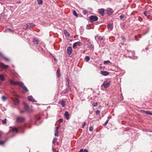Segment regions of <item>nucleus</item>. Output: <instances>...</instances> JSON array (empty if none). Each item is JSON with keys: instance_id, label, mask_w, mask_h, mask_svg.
Masks as SVG:
<instances>
[{"instance_id": "obj_16", "label": "nucleus", "mask_w": 152, "mask_h": 152, "mask_svg": "<svg viewBox=\"0 0 152 152\" xmlns=\"http://www.w3.org/2000/svg\"><path fill=\"white\" fill-rule=\"evenodd\" d=\"M65 116L66 117V119L67 120H68L69 117V113L67 111H66L65 113Z\"/></svg>"}, {"instance_id": "obj_27", "label": "nucleus", "mask_w": 152, "mask_h": 152, "mask_svg": "<svg viewBox=\"0 0 152 152\" xmlns=\"http://www.w3.org/2000/svg\"><path fill=\"white\" fill-rule=\"evenodd\" d=\"M147 114H149L150 115H152V113H151L150 112V111H146V113Z\"/></svg>"}, {"instance_id": "obj_38", "label": "nucleus", "mask_w": 152, "mask_h": 152, "mask_svg": "<svg viewBox=\"0 0 152 152\" xmlns=\"http://www.w3.org/2000/svg\"><path fill=\"white\" fill-rule=\"evenodd\" d=\"M108 120H107L106 121V122H105V123L103 124V125L104 126H106L107 124V123H108Z\"/></svg>"}, {"instance_id": "obj_13", "label": "nucleus", "mask_w": 152, "mask_h": 152, "mask_svg": "<svg viewBox=\"0 0 152 152\" xmlns=\"http://www.w3.org/2000/svg\"><path fill=\"white\" fill-rule=\"evenodd\" d=\"M28 100L33 102H36L31 96H28Z\"/></svg>"}, {"instance_id": "obj_36", "label": "nucleus", "mask_w": 152, "mask_h": 152, "mask_svg": "<svg viewBox=\"0 0 152 152\" xmlns=\"http://www.w3.org/2000/svg\"><path fill=\"white\" fill-rule=\"evenodd\" d=\"M2 122L3 124H6V119H5L2 121Z\"/></svg>"}, {"instance_id": "obj_22", "label": "nucleus", "mask_w": 152, "mask_h": 152, "mask_svg": "<svg viewBox=\"0 0 152 152\" xmlns=\"http://www.w3.org/2000/svg\"><path fill=\"white\" fill-rule=\"evenodd\" d=\"M38 4L39 5H42V0H37Z\"/></svg>"}, {"instance_id": "obj_40", "label": "nucleus", "mask_w": 152, "mask_h": 152, "mask_svg": "<svg viewBox=\"0 0 152 152\" xmlns=\"http://www.w3.org/2000/svg\"><path fill=\"white\" fill-rule=\"evenodd\" d=\"M59 128V126H57L56 127V131H58V129Z\"/></svg>"}, {"instance_id": "obj_6", "label": "nucleus", "mask_w": 152, "mask_h": 152, "mask_svg": "<svg viewBox=\"0 0 152 152\" xmlns=\"http://www.w3.org/2000/svg\"><path fill=\"white\" fill-rule=\"evenodd\" d=\"M66 86H67L68 87V89H67V91H70V87H69V79L68 78H66Z\"/></svg>"}, {"instance_id": "obj_51", "label": "nucleus", "mask_w": 152, "mask_h": 152, "mask_svg": "<svg viewBox=\"0 0 152 152\" xmlns=\"http://www.w3.org/2000/svg\"><path fill=\"white\" fill-rule=\"evenodd\" d=\"M102 107V106H100L99 107V109H101Z\"/></svg>"}, {"instance_id": "obj_34", "label": "nucleus", "mask_w": 152, "mask_h": 152, "mask_svg": "<svg viewBox=\"0 0 152 152\" xmlns=\"http://www.w3.org/2000/svg\"><path fill=\"white\" fill-rule=\"evenodd\" d=\"M57 76L58 77H59L60 76V73L59 72V71H57Z\"/></svg>"}, {"instance_id": "obj_23", "label": "nucleus", "mask_w": 152, "mask_h": 152, "mask_svg": "<svg viewBox=\"0 0 152 152\" xmlns=\"http://www.w3.org/2000/svg\"><path fill=\"white\" fill-rule=\"evenodd\" d=\"M13 95L16 99H18L19 98V96L16 94L14 93L13 94Z\"/></svg>"}, {"instance_id": "obj_21", "label": "nucleus", "mask_w": 152, "mask_h": 152, "mask_svg": "<svg viewBox=\"0 0 152 152\" xmlns=\"http://www.w3.org/2000/svg\"><path fill=\"white\" fill-rule=\"evenodd\" d=\"M12 131L13 132H18V129L16 127H13L12 129Z\"/></svg>"}, {"instance_id": "obj_7", "label": "nucleus", "mask_w": 152, "mask_h": 152, "mask_svg": "<svg viewBox=\"0 0 152 152\" xmlns=\"http://www.w3.org/2000/svg\"><path fill=\"white\" fill-rule=\"evenodd\" d=\"M0 67L2 69H5L9 67V66L5 65L2 63L0 62Z\"/></svg>"}, {"instance_id": "obj_41", "label": "nucleus", "mask_w": 152, "mask_h": 152, "mask_svg": "<svg viewBox=\"0 0 152 152\" xmlns=\"http://www.w3.org/2000/svg\"><path fill=\"white\" fill-rule=\"evenodd\" d=\"M4 142L3 141H0V145H3L4 143Z\"/></svg>"}, {"instance_id": "obj_47", "label": "nucleus", "mask_w": 152, "mask_h": 152, "mask_svg": "<svg viewBox=\"0 0 152 152\" xmlns=\"http://www.w3.org/2000/svg\"><path fill=\"white\" fill-rule=\"evenodd\" d=\"M121 38L122 39L124 40V41H125V39L124 36L121 37Z\"/></svg>"}, {"instance_id": "obj_15", "label": "nucleus", "mask_w": 152, "mask_h": 152, "mask_svg": "<svg viewBox=\"0 0 152 152\" xmlns=\"http://www.w3.org/2000/svg\"><path fill=\"white\" fill-rule=\"evenodd\" d=\"M107 28L109 30L111 31L113 28V25L111 24H108L107 25Z\"/></svg>"}, {"instance_id": "obj_43", "label": "nucleus", "mask_w": 152, "mask_h": 152, "mask_svg": "<svg viewBox=\"0 0 152 152\" xmlns=\"http://www.w3.org/2000/svg\"><path fill=\"white\" fill-rule=\"evenodd\" d=\"M124 15H121L120 17L121 19L123 18H124Z\"/></svg>"}, {"instance_id": "obj_28", "label": "nucleus", "mask_w": 152, "mask_h": 152, "mask_svg": "<svg viewBox=\"0 0 152 152\" xmlns=\"http://www.w3.org/2000/svg\"><path fill=\"white\" fill-rule=\"evenodd\" d=\"M73 14L75 16L77 17L78 15L75 10H74L73 11Z\"/></svg>"}, {"instance_id": "obj_17", "label": "nucleus", "mask_w": 152, "mask_h": 152, "mask_svg": "<svg viewBox=\"0 0 152 152\" xmlns=\"http://www.w3.org/2000/svg\"><path fill=\"white\" fill-rule=\"evenodd\" d=\"M33 42L34 44L36 45L38 44L39 43L38 39L37 38H34L33 40Z\"/></svg>"}, {"instance_id": "obj_53", "label": "nucleus", "mask_w": 152, "mask_h": 152, "mask_svg": "<svg viewBox=\"0 0 152 152\" xmlns=\"http://www.w3.org/2000/svg\"><path fill=\"white\" fill-rule=\"evenodd\" d=\"M94 106L96 107L97 106V105H93Z\"/></svg>"}, {"instance_id": "obj_2", "label": "nucleus", "mask_w": 152, "mask_h": 152, "mask_svg": "<svg viewBox=\"0 0 152 152\" xmlns=\"http://www.w3.org/2000/svg\"><path fill=\"white\" fill-rule=\"evenodd\" d=\"M26 111L29 113H31L32 112V110L31 108V107H30L28 106V105H25L24 107V111H20L21 113H22Z\"/></svg>"}, {"instance_id": "obj_10", "label": "nucleus", "mask_w": 152, "mask_h": 152, "mask_svg": "<svg viewBox=\"0 0 152 152\" xmlns=\"http://www.w3.org/2000/svg\"><path fill=\"white\" fill-rule=\"evenodd\" d=\"M107 13L108 15H111L113 12V10L112 9H109L106 10Z\"/></svg>"}, {"instance_id": "obj_30", "label": "nucleus", "mask_w": 152, "mask_h": 152, "mask_svg": "<svg viewBox=\"0 0 152 152\" xmlns=\"http://www.w3.org/2000/svg\"><path fill=\"white\" fill-rule=\"evenodd\" d=\"M87 12L88 11L86 10H84L83 11V13L84 15H86Z\"/></svg>"}, {"instance_id": "obj_20", "label": "nucleus", "mask_w": 152, "mask_h": 152, "mask_svg": "<svg viewBox=\"0 0 152 152\" xmlns=\"http://www.w3.org/2000/svg\"><path fill=\"white\" fill-rule=\"evenodd\" d=\"M64 32L66 36L69 37V33L67 32V31L66 30H64Z\"/></svg>"}, {"instance_id": "obj_18", "label": "nucleus", "mask_w": 152, "mask_h": 152, "mask_svg": "<svg viewBox=\"0 0 152 152\" xmlns=\"http://www.w3.org/2000/svg\"><path fill=\"white\" fill-rule=\"evenodd\" d=\"M0 79L2 81H4L5 80L4 77L2 74H0Z\"/></svg>"}, {"instance_id": "obj_50", "label": "nucleus", "mask_w": 152, "mask_h": 152, "mask_svg": "<svg viewBox=\"0 0 152 152\" xmlns=\"http://www.w3.org/2000/svg\"><path fill=\"white\" fill-rule=\"evenodd\" d=\"M84 150L83 149H81L80 150V152H83Z\"/></svg>"}, {"instance_id": "obj_37", "label": "nucleus", "mask_w": 152, "mask_h": 152, "mask_svg": "<svg viewBox=\"0 0 152 152\" xmlns=\"http://www.w3.org/2000/svg\"><path fill=\"white\" fill-rule=\"evenodd\" d=\"M132 53L133 55L134 56V58H133V59H134L137 58V57H135L134 56V55L135 54V52L133 51V52H132Z\"/></svg>"}, {"instance_id": "obj_54", "label": "nucleus", "mask_w": 152, "mask_h": 152, "mask_svg": "<svg viewBox=\"0 0 152 152\" xmlns=\"http://www.w3.org/2000/svg\"><path fill=\"white\" fill-rule=\"evenodd\" d=\"M64 106H65V105H62V107H64Z\"/></svg>"}, {"instance_id": "obj_19", "label": "nucleus", "mask_w": 152, "mask_h": 152, "mask_svg": "<svg viewBox=\"0 0 152 152\" xmlns=\"http://www.w3.org/2000/svg\"><path fill=\"white\" fill-rule=\"evenodd\" d=\"M59 104H65V103L64 101L63 100H62L59 101Z\"/></svg>"}, {"instance_id": "obj_48", "label": "nucleus", "mask_w": 152, "mask_h": 152, "mask_svg": "<svg viewBox=\"0 0 152 152\" xmlns=\"http://www.w3.org/2000/svg\"><path fill=\"white\" fill-rule=\"evenodd\" d=\"M83 152H88V151L87 149H85L84 150Z\"/></svg>"}, {"instance_id": "obj_14", "label": "nucleus", "mask_w": 152, "mask_h": 152, "mask_svg": "<svg viewBox=\"0 0 152 152\" xmlns=\"http://www.w3.org/2000/svg\"><path fill=\"white\" fill-rule=\"evenodd\" d=\"M81 43L80 42H75L73 44V48H74L75 46H80L81 45Z\"/></svg>"}, {"instance_id": "obj_32", "label": "nucleus", "mask_w": 152, "mask_h": 152, "mask_svg": "<svg viewBox=\"0 0 152 152\" xmlns=\"http://www.w3.org/2000/svg\"><path fill=\"white\" fill-rule=\"evenodd\" d=\"M58 131H55V136L56 137H58Z\"/></svg>"}, {"instance_id": "obj_35", "label": "nucleus", "mask_w": 152, "mask_h": 152, "mask_svg": "<svg viewBox=\"0 0 152 152\" xmlns=\"http://www.w3.org/2000/svg\"><path fill=\"white\" fill-rule=\"evenodd\" d=\"M89 131L91 132H92L93 130V128L92 126H90L89 129Z\"/></svg>"}, {"instance_id": "obj_33", "label": "nucleus", "mask_w": 152, "mask_h": 152, "mask_svg": "<svg viewBox=\"0 0 152 152\" xmlns=\"http://www.w3.org/2000/svg\"><path fill=\"white\" fill-rule=\"evenodd\" d=\"M96 113L97 115H99L100 114V111L98 110H97L96 111Z\"/></svg>"}, {"instance_id": "obj_39", "label": "nucleus", "mask_w": 152, "mask_h": 152, "mask_svg": "<svg viewBox=\"0 0 152 152\" xmlns=\"http://www.w3.org/2000/svg\"><path fill=\"white\" fill-rule=\"evenodd\" d=\"M99 38L100 40H104V38L101 36L99 37Z\"/></svg>"}, {"instance_id": "obj_5", "label": "nucleus", "mask_w": 152, "mask_h": 152, "mask_svg": "<svg viewBox=\"0 0 152 152\" xmlns=\"http://www.w3.org/2000/svg\"><path fill=\"white\" fill-rule=\"evenodd\" d=\"M35 26V25L32 23H28L26 25V26L24 27V28L25 29L31 28Z\"/></svg>"}, {"instance_id": "obj_4", "label": "nucleus", "mask_w": 152, "mask_h": 152, "mask_svg": "<svg viewBox=\"0 0 152 152\" xmlns=\"http://www.w3.org/2000/svg\"><path fill=\"white\" fill-rule=\"evenodd\" d=\"M89 19L91 22H95L98 20V18L96 16L91 15Z\"/></svg>"}, {"instance_id": "obj_8", "label": "nucleus", "mask_w": 152, "mask_h": 152, "mask_svg": "<svg viewBox=\"0 0 152 152\" xmlns=\"http://www.w3.org/2000/svg\"><path fill=\"white\" fill-rule=\"evenodd\" d=\"M110 85V82L104 81L103 83V85L105 88L108 87Z\"/></svg>"}, {"instance_id": "obj_29", "label": "nucleus", "mask_w": 152, "mask_h": 152, "mask_svg": "<svg viewBox=\"0 0 152 152\" xmlns=\"http://www.w3.org/2000/svg\"><path fill=\"white\" fill-rule=\"evenodd\" d=\"M110 62V61L109 60H107V61H104V64H106L107 63H109Z\"/></svg>"}, {"instance_id": "obj_11", "label": "nucleus", "mask_w": 152, "mask_h": 152, "mask_svg": "<svg viewBox=\"0 0 152 152\" xmlns=\"http://www.w3.org/2000/svg\"><path fill=\"white\" fill-rule=\"evenodd\" d=\"M72 48L71 47H68L67 49V53L69 55L71 54L72 53Z\"/></svg>"}, {"instance_id": "obj_52", "label": "nucleus", "mask_w": 152, "mask_h": 152, "mask_svg": "<svg viewBox=\"0 0 152 152\" xmlns=\"http://www.w3.org/2000/svg\"><path fill=\"white\" fill-rule=\"evenodd\" d=\"M40 117H39V118H38V119H37V120H40Z\"/></svg>"}, {"instance_id": "obj_12", "label": "nucleus", "mask_w": 152, "mask_h": 152, "mask_svg": "<svg viewBox=\"0 0 152 152\" xmlns=\"http://www.w3.org/2000/svg\"><path fill=\"white\" fill-rule=\"evenodd\" d=\"M101 74L103 75L106 76L109 75V73L106 71H101Z\"/></svg>"}, {"instance_id": "obj_42", "label": "nucleus", "mask_w": 152, "mask_h": 152, "mask_svg": "<svg viewBox=\"0 0 152 152\" xmlns=\"http://www.w3.org/2000/svg\"><path fill=\"white\" fill-rule=\"evenodd\" d=\"M4 58L7 61H9V58H7L4 57Z\"/></svg>"}, {"instance_id": "obj_44", "label": "nucleus", "mask_w": 152, "mask_h": 152, "mask_svg": "<svg viewBox=\"0 0 152 152\" xmlns=\"http://www.w3.org/2000/svg\"><path fill=\"white\" fill-rule=\"evenodd\" d=\"M86 124V123L85 122L83 124V126H82V127L83 128L85 127Z\"/></svg>"}, {"instance_id": "obj_1", "label": "nucleus", "mask_w": 152, "mask_h": 152, "mask_svg": "<svg viewBox=\"0 0 152 152\" xmlns=\"http://www.w3.org/2000/svg\"><path fill=\"white\" fill-rule=\"evenodd\" d=\"M10 84L12 85H18L22 88L23 91L26 92L28 91V89L24 84L21 82H14L11 80H9Z\"/></svg>"}, {"instance_id": "obj_26", "label": "nucleus", "mask_w": 152, "mask_h": 152, "mask_svg": "<svg viewBox=\"0 0 152 152\" xmlns=\"http://www.w3.org/2000/svg\"><path fill=\"white\" fill-rule=\"evenodd\" d=\"M1 98L3 100L5 101L7 99V97L5 96H2Z\"/></svg>"}, {"instance_id": "obj_25", "label": "nucleus", "mask_w": 152, "mask_h": 152, "mask_svg": "<svg viewBox=\"0 0 152 152\" xmlns=\"http://www.w3.org/2000/svg\"><path fill=\"white\" fill-rule=\"evenodd\" d=\"M57 139L56 138H54L53 141V143L54 144V145H55V143L57 141Z\"/></svg>"}, {"instance_id": "obj_49", "label": "nucleus", "mask_w": 152, "mask_h": 152, "mask_svg": "<svg viewBox=\"0 0 152 152\" xmlns=\"http://www.w3.org/2000/svg\"><path fill=\"white\" fill-rule=\"evenodd\" d=\"M141 111L142 113H146V111H145L143 110H141Z\"/></svg>"}, {"instance_id": "obj_3", "label": "nucleus", "mask_w": 152, "mask_h": 152, "mask_svg": "<svg viewBox=\"0 0 152 152\" xmlns=\"http://www.w3.org/2000/svg\"><path fill=\"white\" fill-rule=\"evenodd\" d=\"M25 120V118L21 116H18L17 117L16 121L17 122H24Z\"/></svg>"}, {"instance_id": "obj_24", "label": "nucleus", "mask_w": 152, "mask_h": 152, "mask_svg": "<svg viewBox=\"0 0 152 152\" xmlns=\"http://www.w3.org/2000/svg\"><path fill=\"white\" fill-rule=\"evenodd\" d=\"M90 57L88 56H86L85 58V60L87 62H88L90 60Z\"/></svg>"}, {"instance_id": "obj_46", "label": "nucleus", "mask_w": 152, "mask_h": 152, "mask_svg": "<svg viewBox=\"0 0 152 152\" xmlns=\"http://www.w3.org/2000/svg\"><path fill=\"white\" fill-rule=\"evenodd\" d=\"M8 30L10 31V32H13L14 31L12 30L10 28H8Z\"/></svg>"}, {"instance_id": "obj_9", "label": "nucleus", "mask_w": 152, "mask_h": 152, "mask_svg": "<svg viewBox=\"0 0 152 152\" xmlns=\"http://www.w3.org/2000/svg\"><path fill=\"white\" fill-rule=\"evenodd\" d=\"M104 9L101 8L99 10V12L100 14L102 16L104 15Z\"/></svg>"}, {"instance_id": "obj_31", "label": "nucleus", "mask_w": 152, "mask_h": 152, "mask_svg": "<svg viewBox=\"0 0 152 152\" xmlns=\"http://www.w3.org/2000/svg\"><path fill=\"white\" fill-rule=\"evenodd\" d=\"M144 14L146 16H148L149 15V13L147 12H144Z\"/></svg>"}, {"instance_id": "obj_45", "label": "nucleus", "mask_w": 152, "mask_h": 152, "mask_svg": "<svg viewBox=\"0 0 152 152\" xmlns=\"http://www.w3.org/2000/svg\"><path fill=\"white\" fill-rule=\"evenodd\" d=\"M59 121L60 122H62L63 121V119L62 118H60L59 119Z\"/></svg>"}, {"instance_id": "obj_55", "label": "nucleus", "mask_w": 152, "mask_h": 152, "mask_svg": "<svg viewBox=\"0 0 152 152\" xmlns=\"http://www.w3.org/2000/svg\"><path fill=\"white\" fill-rule=\"evenodd\" d=\"M96 104H97V102L96 103Z\"/></svg>"}]
</instances>
